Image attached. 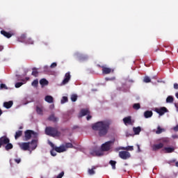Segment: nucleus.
I'll list each match as a JSON object with an SVG mask.
<instances>
[{"label": "nucleus", "mask_w": 178, "mask_h": 178, "mask_svg": "<svg viewBox=\"0 0 178 178\" xmlns=\"http://www.w3.org/2000/svg\"><path fill=\"white\" fill-rule=\"evenodd\" d=\"M67 101H68L67 97L64 96L61 99V104H65V102H67Z\"/></svg>", "instance_id": "41"}, {"label": "nucleus", "mask_w": 178, "mask_h": 178, "mask_svg": "<svg viewBox=\"0 0 178 178\" xmlns=\"http://www.w3.org/2000/svg\"><path fill=\"white\" fill-rule=\"evenodd\" d=\"M137 148H138V152H141V149L140 148V145H137Z\"/></svg>", "instance_id": "52"}, {"label": "nucleus", "mask_w": 178, "mask_h": 178, "mask_svg": "<svg viewBox=\"0 0 178 178\" xmlns=\"http://www.w3.org/2000/svg\"><path fill=\"white\" fill-rule=\"evenodd\" d=\"M13 106V101L5 102L3 103V106H4V108H6V109H10V108H12Z\"/></svg>", "instance_id": "16"}, {"label": "nucleus", "mask_w": 178, "mask_h": 178, "mask_svg": "<svg viewBox=\"0 0 178 178\" xmlns=\"http://www.w3.org/2000/svg\"><path fill=\"white\" fill-rule=\"evenodd\" d=\"M25 141H29L33 138H37L38 137V134L33 130L28 129L24 131Z\"/></svg>", "instance_id": "3"}, {"label": "nucleus", "mask_w": 178, "mask_h": 178, "mask_svg": "<svg viewBox=\"0 0 178 178\" xmlns=\"http://www.w3.org/2000/svg\"><path fill=\"white\" fill-rule=\"evenodd\" d=\"M97 169V168H95V166H92L91 169H88V173L89 175H90L91 176H92V175H95V170Z\"/></svg>", "instance_id": "25"}, {"label": "nucleus", "mask_w": 178, "mask_h": 178, "mask_svg": "<svg viewBox=\"0 0 178 178\" xmlns=\"http://www.w3.org/2000/svg\"><path fill=\"white\" fill-rule=\"evenodd\" d=\"M152 151H158V149H161L163 148V143H160L159 144H155L152 146Z\"/></svg>", "instance_id": "14"}, {"label": "nucleus", "mask_w": 178, "mask_h": 178, "mask_svg": "<svg viewBox=\"0 0 178 178\" xmlns=\"http://www.w3.org/2000/svg\"><path fill=\"white\" fill-rule=\"evenodd\" d=\"M92 118V116H91V115L88 114L87 117H86V119H87V120H90Z\"/></svg>", "instance_id": "48"}, {"label": "nucleus", "mask_w": 178, "mask_h": 178, "mask_svg": "<svg viewBox=\"0 0 178 178\" xmlns=\"http://www.w3.org/2000/svg\"><path fill=\"white\" fill-rule=\"evenodd\" d=\"M144 83H151V78H149V76H145L144 79H143Z\"/></svg>", "instance_id": "36"}, {"label": "nucleus", "mask_w": 178, "mask_h": 178, "mask_svg": "<svg viewBox=\"0 0 178 178\" xmlns=\"http://www.w3.org/2000/svg\"><path fill=\"white\" fill-rule=\"evenodd\" d=\"M2 115V110L0 109V116Z\"/></svg>", "instance_id": "60"}, {"label": "nucleus", "mask_w": 178, "mask_h": 178, "mask_svg": "<svg viewBox=\"0 0 178 178\" xmlns=\"http://www.w3.org/2000/svg\"><path fill=\"white\" fill-rule=\"evenodd\" d=\"M96 156H102L104 155V151L102 149L95 151Z\"/></svg>", "instance_id": "28"}, {"label": "nucleus", "mask_w": 178, "mask_h": 178, "mask_svg": "<svg viewBox=\"0 0 178 178\" xmlns=\"http://www.w3.org/2000/svg\"><path fill=\"white\" fill-rule=\"evenodd\" d=\"M45 134L50 137H60V131H58V128L52 127H47L45 129Z\"/></svg>", "instance_id": "2"}, {"label": "nucleus", "mask_w": 178, "mask_h": 178, "mask_svg": "<svg viewBox=\"0 0 178 178\" xmlns=\"http://www.w3.org/2000/svg\"><path fill=\"white\" fill-rule=\"evenodd\" d=\"M122 149H126L127 151H133L134 147L133 146H128L127 147H123Z\"/></svg>", "instance_id": "38"}, {"label": "nucleus", "mask_w": 178, "mask_h": 178, "mask_svg": "<svg viewBox=\"0 0 178 178\" xmlns=\"http://www.w3.org/2000/svg\"><path fill=\"white\" fill-rule=\"evenodd\" d=\"M44 101L48 102V104H52L54 102V97L51 95H47L44 97Z\"/></svg>", "instance_id": "17"}, {"label": "nucleus", "mask_w": 178, "mask_h": 178, "mask_svg": "<svg viewBox=\"0 0 178 178\" xmlns=\"http://www.w3.org/2000/svg\"><path fill=\"white\" fill-rule=\"evenodd\" d=\"M133 136V134H129V132H126V137H131Z\"/></svg>", "instance_id": "50"}, {"label": "nucleus", "mask_w": 178, "mask_h": 178, "mask_svg": "<svg viewBox=\"0 0 178 178\" xmlns=\"http://www.w3.org/2000/svg\"><path fill=\"white\" fill-rule=\"evenodd\" d=\"M25 80H26V81H29V80H30V78L29 77H26Z\"/></svg>", "instance_id": "57"}, {"label": "nucleus", "mask_w": 178, "mask_h": 178, "mask_svg": "<svg viewBox=\"0 0 178 178\" xmlns=\"http://www.w3.org/2000/svg\"><path fill=\"white\" fill-rule=\"evenodd\" d=\"M23 85V82H18L15 83V88H20Z\"/></svg>", "instance_id": "42"}, {"label": "nucleus", "mask_w": 178, "mask_h": 178, "mask_svg": "<svg viewBox=\"0 0 178 178\" xmlns=\"http://www.w3.org/2000/svg\"><path fill=\"white\" fill-rule=\"evenodd\" d=\"M49 145L51 147V148H53V149H54L56 151V152H65V151H66V147H65V146H60V147H56L55 146V145L54 143H52V142H49Z\"/></svg>", "instance_id": "4"}, {"label": "nucleus", "mask_w": 178, "mask_h": 178, "mask_svg": "<svg viewBox=\"0 0 178 178\" xmlns=\"http://www.w3.org/2000/svg\"><path fill=\"white\" fill-rule=\"evenodd\" d=\"M19 148L22 151H29L30 149V142L19 143Z\"/></svg>", "instance_id": "7"}, {"label": "nucleus", "mask_w": 178, "mask_h": 178, "mask_svg": "<svg viewBox=\"0 0 178 178\" xmlns=\"http://www.w3.org/2000/svg\"><path fill=\"white\" fill-rule=\"evenodd\" d=\"M155 111L156 113H159L160 116H163V115H165L166 112H168V108H166V107H161L160 108H156Z\"/></svg>", "instance_id": "10"}, {"label": "nucleus", "mask_w": 178, "mask_h": 178, "mask_svg": "<svg viewBox=\"0 0 178 178\" xmlns=\"http://www.w3.org/2000/svg\"><path fill=\"white\" fill-rule=\"evenodd\" d=\"M3 51V46H0V51Z\"/></svg>", "instance_id": "56"}, {"label": "nucleus", "mask_w": 178, "mask_h": 178, "mask_svg": "<svg viewBox=\"0 0 178 178\" xmlns=\"http://www.w3.org/2000/svg\"><path fill=\"white\" fill-rule=\"evenodd\" d=\"M8 143H10V139H9L8 136H3L0 138V144L1 147L3 145H6V144H8Z\"/></svg>", "instance_id": "8"}, {"label": "nucleus", "mask_w": 178, "mask_h": 178, "mask_svg": "<svg viewBox=\"0 0 178 178\" xmlns=\"http://www.w3.org/2000/svg\"><path fill=\"white\" fill-rule=\"evenodd\" d=\"M22 81H24V79H22Z\"/></svg>", "instance_id": "63"}, {"label": "nucleus", "mask_w": 178, "mask_h": 178, "mask_svg": "<svg viewBox=\"0 0 178 178\" xmlns=\"http://www.w3.org/2000/svg\"><path fill=\"white\" fill-rule=\"evenodd\" d=\"M65 148H73V144L67 143L65 144Z\"/></svg>", "instance_id": "44"}, {"label": "nucleus", "mask_w": 178, "mask_h": 178, "mask_svg": "<svg viewBox=\"0 0 178 178\" xmlns=\"http://www.w3.org/2000/svg\"><path fill=\"white\" fill-rule=\"evenodd\" d=\"M81 59H84V60L88 59V56H82V57H81Z\"/></svg>", "instance_id": "55"}, {"label": "nucleus", "mask_w": 178, "mask_h": 178, "mask_svg": "<svg viewBox=\"0 0 178 178\" xmlns=\"http://www.w3.org/2000/svg\"><path fill=\"white\" fill-rule=\"evenodd\" d=\"M26 40L27 35L25 33H23L20 35V37L18 38L17 41L19 42H23L24 44H26Z\"/></svg>", "instance_id": "15"}, {"label": "nucleus", "mask_w": 178, "mask_h": 178, "mask_svg": "<svg viewBox=\"0 0 178 178\" xmlns=\"http://www.w3.org/2000/svg\"><path fill=\"white\" fill-rule=\"evenodd\" d=\"M50 154L51 156H56V152H55V149L52 148V149L50 151Z\"/></svg>", "instance_id": "43"}, {"label": "nucleus", "mask_w": 178, "mask_h": 178, "mask_svg": "<svg viewBox=\"0 0 178 178\" xmlns=\"http://www.w3.org/2000/svg\"><path fill=\"white\" fill-rule=\"evenodd\" d=\"M31 145H32V149H35L37 148V140H32L30 143Z\"/></svg>", "instance_id": "27"}, {"label": "nucleus", "mask_w": 178, "mask_h": 178, "mask_svg": "<svg viewBox=\"0 0 178 178\" xmlns=\"http://www.w3.org/2000/svg\"><path fill=\"white\" fill-rule=\"evenodd\" d=\"M175 166H177V168H178V161L175 163Z\"/></svg>", "instance_id": "59"}, {"label": "nucleus", "mask_w": 178, "mask_h": 178, "mask_svg": "<svg viewBox=\"0 0 178 178\" xmlns=\"http://www.w3.org/2000/svg\"><path fill=\"white\" fill-rule=\"evenodd\" d=\"M106 80L107 81H109V80H115V77H113V78H106Z\"/></svg>", "instance_id": "53"}, {"label": "nucleus", "mask_w": 178, "mask_h": 178, "mask_svg": "<svg viewBox=\"0 0 178 178\" xmlns=\"http://www.w3.org/2000/svg\"><path fill=\"white\" fill-rule=\"evenodd\" d=\"M0 88L1 90H3V88H4V90H8V86H6V85L5 83H1Z\"/></svg>", "instance_id": "40"}, {"label": "nucleus", "mask_w": 178, "mask_h": 178, "mask_svg": "<svg viewBox=\"0 0 178 178\" xmlns=\"http://www.w3.org/2000/svg\"><path fill=\"white\" fill-rule=\"evenodd\" d=\"M177 136H174V138H176Z\"/></svg>", "instance_id": "64"}, {"label": "nucleus", "mask_w": 178, "mask_h": 178, "mask_svg": "<svg viewBox=\"0 0 178 178\" xmlns=\"http://www.w3.org/2000/svg\"><path fill=\"white\" fill-rule=\"evenodd\" d=\"M56 66H58V64H56V63H51V65H50V67H51V69H54V68L56 67Z\"/></svg>", "instance_id": "46"}, {"label": "nucleus", "mask_w": 178, "mask_h": 178, "mask_svg": "<svg viewBox=\"0 0 178 178\" xmlns=\"http://www.w3.org/2000/svg\"><path fill=\"white\" fill-rule=\"evenodd\" d=\"M133 108H134L136 111H138V109H140V108H141V106L140 105L139 103H136V104H134Z\"/></svg>", "instance_id": "34"}, {"label": "nucleus", "mask_w": 178, "mask_h": 178, "mask_svg": "<svg viewBox=\"0 0 178 178\" xmlns=\"http://www.w3.org/2000/svg\"><path fill=\"white\" fill-rule=\"evenodd\" d=\"M32 70H33L31 73L32 76H34V77H38V71L37 70V68L33 67Z\"/></svg>", "instance_id": "29"}, {"label": "nucleus", "mask_w": 178, "mask_h": 178, "mask_svg": "<svg viewBox=\"0 0 178 178\" xmlns=\"http://www.w3.org/2000/svg\"><path fill=\"white\" fill-rule=\"evenodd\" d=\"M1 34L6 37V38H10V37H12V34L9 32H6V31H1Z\"/></svg>", "instance_id": "21"}, {"label": "nucleus", "mask_w": 178, "mask_h": 178, "mask_svg": "<svg viewBox=\"0 0 178 178\" xmlns=\"http://www.w3.org/2000/svg\"><path fill=\"white\" fill-rule=\"evenodd\" d=\"M133 131H134V134L138 135L141 132V127H134Z\"/></svg>", "instance_id": "23"}, {"label": "nucleus", "mask_w": 178, "mask_h": 178, "mask_svg": "<svg viewBox=\"0 0 178 178\" xmlns=\"http://www.w3.org/2000/svg\"><path fill=\"white\" fill-rule=\"evenodd\" d=\"M71 78H72V76L70 75V72L65 73V78L63 80L61 84L63 86H65V85L67 84V83H69V81H70Z\"/></svg>", "instance_id": "9"}, {"label": "nucleus", "mask_w": 178, "mask_h": 178, "mask_svg": "<svg viewBox=\"0 0 178 178\" xmlns=\"http://www.w3.org/2000/svg\"><path fill=\"white\" fill-rule=\"evenodd\" d=\"M112 72V69L106 67H102V73L103 74H109Z\"/></svg>", "instance_id": "20"}, {"label": "nucleus", "mask_w": 178, "mask_h": 178, "mask_svg": "<svg viewBox=\"0 0 178 178\" xmlns=\"http://www.w3.org/2000/svg\"><path fill=\"white\" fill-rule=\"evenodd\" d=\"M25 44H29L31 45H33V44H34V40H33V39H31V38H29L26 39Z\"/></svg>", "instance_id": "31"}, {"label": "nucleus", "mask_w": 178, "mask_h": 178, "mask_svg": "<svg viewBox=\"0 0 178 178\" xmlns=\"http://www.w3.org/2000/svg\"><path fill=\"white\" fill-rule=\"evenodd\" d=\"M31 86H33V87H38V79H35L32 82Z\"/></svg>", "instance_id": "35"}, {"label": "nucleus", "mask_w": 178, "mask_h": 178, "mask_svg": "<svg viewBox=\"0 0 178 178\" xmlns=\"http://www.w3.org/2000/svg\"><path fill=\"white\" fill-rule=\"evenodd\" d=\"M15 162H16L17 163H19V162L22 161V160H21L20 159H15Z\"/></svg>", "instance_id": "54"}, {"label": "nucleus", "mask_w": 178, "mask_h": 178, "mask_svg": "<svg viewBox=\"0 0 178 178\" xmlns=\"http://www.w3.org/2000/svg\"><path fill=\"white\" fill-rule=\"evenodd\" d=\"M174 131H178V124L173 127Z\"/></svg>", "instance_id": "49"}, {"label": "nucleus", "mask_w": 178, "mask_h": 178, "mask_svg": "<svg viewBox=\"0 0 178 178\" xmlns=\"http://www.w3.org/2000/svg\"><path fill=\"white\" fill-rule=\"evenodd\" d=\"M163 143H165L166 144H168V143H169V138H163Z\"/></svg>", "instance_id": "47"}, {"label": "nucleus", "mask_w": 178, "mask_h": 178, "mask_svg": "<svg viewBox=\"0 0 178 178\" xmlns=\"http://www.w3.org/2000/svg\"><path fill=\"white\" fill-rule=\"evenodd\" d=\"M19 129H23V127H20Z\"/></svg>", "instance_id": "62"}, {"label": "nucleus", "mask_w": 178, "mask_h": 178, "mask_svg": "<svg viewBox=\"0 0 178 178\" xmlns=\"http://www.w3.org/2000/svg\"><path fill=\"white\" fill-rule=\"evenodd\" d=\"M152 115H154V113H152V111H146L144 113V116H145V119L152 118Z\"/></svg>", "instance_id": "18"}, {"label": "nucleus", "mask_w": 178, "mask_h": 178, "mask_svg": "<svg viewBox=\"0 0 178 178\" xmlns=\"http://www.w3.org/2000/svg\"><path fill=\"white\" fill-rule=\"evenodd\" d=\"M64 175H65V172H61L60 174H58L57 175L56 178H62V177H63Z\"/></svg>", "instance_id": "45"}, {"label": "nucleus", "mask_w": 178, "mask_h": 178, "mask_svg": "<svg viewBox=\"0 0 178 178\" xmlns=\"http://www.w3.org/2000/svg\"><path fill=\"white\" fill-rule=\"evenodd\" d=\"M111 124H112V121L110 120L99 121L92 125V129L95 131H97L99 137H104L108 134Z\"/></svg>", "instance_id": "1"}, {"label": "nucleus", "mask_w": 178, "mask_h": 178, "mask_svg": "<svg viewBox=\"0 0 178 178\" xmlns=\"http://www.w3.org/2000/svg\"><path fill=\"white\" fill-rule=\"evenodd\" d=\"M175 107L177 108V112H178V104H175Z\"/></svg>", "instance_id": "58"}, {"label": "nucleus", "mask_w": 178, "mask_h": 178, "mask_svg": "<svg viewBox=\"0 0 178 178\" xmlns=\"http://www.w3.org/2000/svg\"><path fill=\"white\" fill-rule=\"evenodd\" d=\"M71 101H72V102H76V101H77V96L76 95H72L71 96Z\"/></svg>", "instance_id": "39"}, {"label": "nucleus", "mask_w": 178, "mask_h": 178, "mask_svg": "<svg viewBox=\"0 0 178 178\" xmlns=\"http://www.w3.org/2000/svg\"><path fill=\"white\" fill-rule=\"evenodd\" d=\"M40 84L41 86H48V81H47V79H42L40 81Z\"/></svg>", "instance_id": "30"}, {"label": "nucleus", "mask_w": 178, "mask_h": 178, "mask_svg": "<svg viewBox=\"0 0 178 178\" xmlns=\"http://www.w3.org/2000/svg\"><path fill=\"white\" fill-rule=\"evenodd\" d=\"M13 148V145L12 143H10V142L6 144V146H5L6 151H9L10 149H12Z\"/></svg>", "instance_id": "26"}, {"label": "nucleus", "mask_w": 178, "mask_h": 178, "mask_svg": "<svg viewBox=\"0 0 178 178\" xmlns=\"http://www.w3.org/2000/svg\"><path fill=\"white\" fill-rule=\"evenodd\" d=\"M113 144V141L110 140L108 142H106L104 144L102 145V151H109L111 149V147H112V145Z\"/></svg>", "instance_id": "5"}, {"label": "nucleus", "mask_w": 178, "mask_h": 178, "mask_svg": "<svg viewBox=\"0 0 178 178\" xmlns=\"http://www.w3.org/2000/svg\"><path fill=\"white\" fill-rule=\"evenodd\" d=\"M164 150L166 154H172V152H175V147H164Z\"/></svg>", "instance_id": "22"}, {"label": "nucleus", "mask_w": 178, "mask_h": 178, "mask_svg": "<svg viewBox=\"0 0 178 178\" xmlns=\"http://www.w3.org/2000/svg\"><path fill=\"white\" fill-rule=\"evenodd\" d=\"M48 120H49L50 122H54V123H56V122H58V118L55 117V114H51L48 118Z\"/></svg>", "instance_id": "19"}, {"label": "nucleus", "mask_w": 178, "mask_h": 178, "mask_svg": "<svg viewBox=\"0 0 178 178\" xmlns=\"http://www.w3.org/2000/svg\"><path fill=\"white\" fill-rule=\"evenodd\" d=\"M174 88H175V90H178V84L177 83H174Z\"/></svg>", "instance_id": "51"}, {"label": "nucleus", "mask_w": 178, "mask_h": 178, "mask_svg": "<svg viewBox=\"0 0 178 178\" xmlns=\"http://www.w3.org/2000/svg\"><path fill=\"white\" fill-rule=\"evenodd\" d=\"M22 136H23V131H17L15 135V140H17V138H19Z\"/></svg>", "instance_id": "24"}, {"label": "nucleus", "mask_w": 178, "mask_h": 178, "mask_svg": "<svg viewBox=\"0 0 178 178\" xmlns=\"http://www.w3.org/2000/svg\"><path fill=\"white\" fill-rule=\"evenodd\" d=\"M90 110H88V108H83L79 113V118H83V116H86V115H90Z\"/></svg>", "instance_id": "11"}, {"label": "nucleus", "mask_w": 178, "mask_h": 178, "mask_svg": "<svg viewBox=\"0 0 178 178\" xmlns=\"http://www.w3.org/2000/svg\"><path fill=\"white\" fill-rule=\"evenodd\" d=\"M44 69H48V66H44Z\"/></svg>", "instance_id": "61"}, {"label": "nucleus", "mask_w": 178, "mask_h": 178, "mask_svg": "<svg viewBox=\"0 0 178 178\" xmlns=\"http://www.w3.org/2000/svg\"><path fill=\"white\" fill-rule=\"evenodd\" d=\"M36 112L38 115H42V108L37 106L36 107Z\"/></svg>", "instance_id": "37"}, {"label": "nucleus", "mask_w": 178, "mask_h": 178, "mask_svg": "<svg viewBox=\"0 0 178 178\" xmlns=\"http://www.w3.org/2000/svg\"><path fill=\"white\" fill-rule=\"evenodd\" d=\"M174 99L172 96H168L166 99V102L168 104H172V102H173Z\"/></svg>", "instance_id": "33"}, {"label": "nucleus", "mask_w": 178, "mask_h": 178, "mask_svg": "<svg viewBox=\"0 0 178 178\" xmlns=\"http://www.w3.org/2000/svg\"><path fill=\"white\" fill-rule=\"evenodd\" d=\"M119 156L120 158H121V159H129V158H130L131 156V155L130 154V152H127V151H121L119 152Z\"/></svg>", "instance_id": "6"}, {"label": "nucleus", "mask_w": 178, "mask_h": 178, "mask_svg": "<svg viewBox=\"0 0 178 178\" xmlns=\"http://www.w3.org/2000/svg\"><path fill=\"white\" fill-rule=\"evenodd\" d=\"M154 133H156V134H162V133H165L166 131V129L165 128L161 127V126H158L156 129L153 130Z\"/></svg>", "instance_id": "13"}, {"label": "nucleus", "mask_w": 178, "mask_h": 178, "mask_svg": "<svg viewBox=\"0 0 178 178\" xmlns=\"http://www.w3.org/2000/svg\"><path fill=\"white\" fill-rule=\"evenodd\" d=\"M123 122L126 126L131 124L132 126L134 122L131 120V116L125 117L123 118Z\"/></svg>", "instance_id": "12"}, {"label": "nucleus", "mask_w": 178, "mask_h": 178, "mask_svg": "<svg viewBox=\"0 0 178 178\" xmlns=\"http://www.w3.org/2000/svg\"><path fill=\"white\" fill-rule=\"evenodd\" d=\"M109 163L112 166V169H116V161H115L111 160Z\"/></svg>", "instance_id": "32"}]
</instances>
